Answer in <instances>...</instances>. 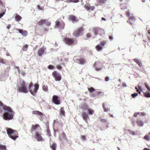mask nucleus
<instances>
[{
	"mask_svg": "<svg viewBox=\"0 0 150 150\" xmlns=\"http://www.w3.org/2000/svg\"><path fill=\"white\" fill-rule=\"evenodd\" d=\"M0 113H3V118L5 120H9L13 118L14 112L11 107L6 105L3 106V103L0 101Z\"/></svg>",
	"mask_w": 150,
	"mask_h": 150,
	"instance_id": "obj_1",
	"label": "nucleus"
},
{
	"mask_svg": "<svg viewBox=\"0 0 150 150\" xmlns=\"http://www.w3.org/2000/svg\"><path fill=\"white\" fill-rule=\"evenodd\" d=\"M6 129L8 136L11 139L15 140L18 137V133L16 130L8 128Z\"/></svg>",
	"mask_w": 150,
	"mask_h": 150,
	"instance_id": "obj_2",
	"label": "nucleus"
},
{
	"mask_svg": "<svg viewBox=\"0 0 150 150\" xmlns=\"http://www.w3.org/2000/svg\"><path fill=\"white\" fill-rule=\"evenodd\" d=\"M28 88L29 91L31 94L35 96L38 89L39 85L37 83H35L34 86H33V83L31 82L29 85Z\"/></svg>",
	"mask_w": 150,
	"mask_h": 150,
	"instance_id": "obj_3",
	"label": "nucleus"
},
{
	"mask_svg": "<svg viewBox=\"0 0 150 150\" xmlns=\"http://www.w3.org/2000/svg\"><path fill=\"white\" fill-rule=\"evenodd\" d=\"M25 83V82L23 81H20V84H18L19 91L25 93L28 92V90L26 87Z\"/></svg>",
	"mask_w": 150,
	"mask_h": 150,
	"instance_id": "obj_4",
	"label": "nucleus"
},
{
	"mask_svg": "<svg viewBox=\"0 0 150 150\" xmlns=\"http://www.w3.org/2000/svg\"><path fill=\"white\" fill-rule=\"evenodd\" d=\"M10 69V67H8L5 70L2 71L1 72V74L0 77V79L1 81H5L6 78L8 76V72Z\"/></svg>",
	"mask_w": 150,
	"mask_h": 150,
	"instance_id": "obj_5",
	"label": "nucleus"
},
{
	"mask_svg": "<svg viewBox=\"0 0 150 150\" xmlns=\"http://www.w3.org/2000/svg\"><path fill=\"white\" fill-rule=\"evenodd\" d=\"M105 43L106 42L105 41H101L100 44H98L96 46V50L98 51H102Z\"/></svg>",
	"mask_w": 150,
	"mask_h": 150,
	"instance_id": "obj_6",
	"label": "nucleus"
},
{
	"mask_svg": "<svg viewBox=\"0 0 150 150\" xmlns=\"http://www.w3.org/2000/svg\"><path fill=\"white\" fill-rule=\"evenodd\" d=\"M55 28L60 29H63L64 28V24L62 22H60L59 21L57 20L56 22Z\"/></svg>",
	"mask_w": 150,
	"mask_h": 150,
	"instance_id": "obj_7",
	"label": "nucleus"
},
{
	"mask_svg": "<svg viewBox=\"0 0 150 150\" xmlns=\"http://www.w3.org/2000/svg\"><path fill=\"white\" fill-rule=\"evenodd\" d=\"M64 42L68 45H72L75 43L74 39L65 38L64 40Z\"/></svg>",
	"mask_w": 150,
	"mask_h": 150,
	"instance_id": "obj_8",
	"label": "nucleus"
},
{
	"mask_svg": "<svg viewBox=\"0 0 150 150\" xmlns=\"http://www.w3.org/2000/svg\"><path fill=\"white\" fill-rule=\"evenodd\" d=\"M52 76L55 78V80L56 81H60L61 79V76L58 74L57 72L56 71H54L52 73Z\"/></svg>",
	"mask_w": 150,
	"mask_h": 150,
	"instance_id": "obj_9",
	"label": "nucleus"
},
{
	"mask_svg": "<svg viewBox=\"0 0 150 150\" xmlns=\"http://www.w3.org/2000/svg\"><path fill=\"white\" fill-rule=\"evenodd\" d=\"M76 59V62L80 64H83L85 62V60L84 59L81 58L79 56H76L75 57Z\"/></svg>",
	"mask_w": 150,
	"mask_h": 150,
	"instance_id": "obj_10",
	"label": "nucleus"
},
{
	"mask_svg": "<svg viewBox=\"0 0 150 150\" xmlns=\"http://www.w3.org/2000/svg\"><path fill=\"white\" fill-rule=\"evenodd\" d=\"M83 30L82 28H79L73 33L74 36L75 37H79L81 34Z\"/></svg>",
	"mask_w": 150,
	"mask_h": 150,
	"instance_id": "obj_11",
	"label": "nucleus"
},
{
	"mask_svg": "<svg viewBox=\"0 0 150 150\" xmlns=\"http://www.w3.org/2000/svg\"><path fill=\"white\" fill-rule=\"evenodd\" d=\"M52 101L56 105H59L60 103V100L59 99V97L56 95L52 97Z\"/></svg>",
	"mask_w": 150,
	"mask_h": 150,
	"instance_id": "obj_12",
	"label": "nucleus"
},
{
	"mask_svg": "<svg viewBox=\"0 0 150 150\" xmlns=\"http://www.w3.org/2000/svg\"><path fill=\"white\" fill-rule=\"evenodd\" d=\"M41 130V128L37 124L35 125H33L31 130L33 132H39Z\"/></svg>",
	"mask_w": 150,
	"mask_h": 150,
	"instance_id": "obj_13",
	"label": "nucleus"
},
{
	"mask_svg": "<svg viewBox=\"0 0 150 150\" xmlns=\"http://www.w3.org/2000/svg\"><path fill=\"white\" fill-rule=\"evenodd\" d=\"M33 114L37 115L39 118H41L43 116V114L41 112L38 110H33L32 112Z\"/></svg>",
	"mask_w": 150,
	"mask_h": 150,
	"instance_id": "obj_14",
	"label": "nucleus"
},
{
	"mask_svg": "<svg viewBox=\"0 0 150 150\" xmlns=\"http://www.w3.org/2000/svg\"><path fill=\"white\" fill-rule=\"evenodd\" d=\"M35 138L36 139V140L38 141H44V139L42 138L41 135L38 132L35 133Z\"/></svg>",
	"mask_w": 150,
	"mask_h": 150,
	"instance_id": "obj_15",
	"label": "nucleus"
},
{
	"mask_svg": "<svg viewBox=\"0 0 150 150\" xmlns=\"http://www.w3.org/2000/svg\"><path fill=\"white\" fill-rule=\"evenodd\" d=\"M45 52V50L43 48H40L38 51V54L40 57H41Z\"/></svg>",
	"mask_w": 150,
	"mask_h": 150,
	"instance_id": "obj_16",
	"label": "nucleus"
},
{
	"mask_svg": "<svg viewBox=\"0 0 150 150\" xmlns=\"http://www.w3.org/2000/svg\"><path fill=\"white\" fill-rule=\"evenodd\" d=\"M17 31H18L19 33L21 34L22 35L24 36H25L27 35V32L25 30H23L22 29H18Z\"/></svg>",
	"mask_w": 150,
	"mask_h": 150,
	"instance_id": "obj_17",
	"label": "nucleus"
},
{
	"mask_svg": "<svg viewBox=\"0 0 150 150\" xmlns=\"http://www.w3.org/2000/svg\"><path fill=\"white\" fill-rule=\"evenodd\" d=\"M100 29L99 28H95L93 29V31L95 35H96L99 34V32Z\"/></svg>",
	"mask_w": 150,
	"mask_h": 150,
	"instance_id": "obj_18",
	"label": "nucleus"
},
{
	"mask_svg": "<svg viewBox=\"0 0 150 150\" xmlns=\"http://www.w3.org/2000/svg\"><path fill=\"white\" fill-rule=\"evenodd\" d=\"M133 61L135 62L139 67L142 66V63L140 60L137 59H133Z\"/></svg>",
	"mask_w": 150,
	"mask_h": 150,
	"instance_id": "obj_19",
	"label": "nucleus"
},
{
	"mask_svg": "<svg viewBox=\"0 0 150 150\" xmlns=\"http://www.w3.org/2000/svg\"><path fill=\"white\" fill-rule=\"evenodd\" d=\"M70 20L72 21L73 23L75 22L76 20V18L74 16L70 15L69 16Z\"/></svg>",
	"mask_w": 150,
	"mask_h": 150,
	"instance_id": "obj_20",
	"label": "nucleus"
},
{
	"mask_svg": "<svg viewBox=\"0 0 150 150\" xmlns=\"http://www.w3.org/2000/svg\"><path fill=\"white\" fill-rule=\"evenodd\" d=\"M107 0H97L98 3L100 5L104 4Z\"/></svg>",
	"mask_w": 150,
	"mask_h": 150,
	"instance_id": "obj_21",
	"label": "nucleus"
},
{
	"mask_svg": "<svg viewBox=\"0 0 150 150\" xmlns=\"http://www.w3.org/2000/svg\"><path fill=\"white\" fill-rule=\"evenodd\" d=\"M15 16V19L17 21H20L21 19V17L19 15L16 14Z\"/></svg>",
	"mask_w": 150,
	"mask_h": 150,
	"instance_id": "obj_22",
	"label": "nucleus"
},
{
	"mask_svg": "<svg viewBox=\"0 0 150 150\" xmlns=\"http://www.w3.org/2000/svg\"><path fill=\"white\" fill-rule=\"evenodd\" d=\"M82 117L83 119L85 121L88 118V116L87 114L84 112H83L82 114Z\"/></svg>",
	"mask_w": 150,
	"mask_h": 150,
	"instance_id": "obj_23",
	"label": "nucleus"
},
{
	"mask_svg": "<svg viewBox=\"0 0 150 150\" xmlns=\"http://www.w3.org/2000/svg\"><path fill=\"white\" fill-rule=\"evenodd\" d=\"M144 139L146 141L150 140V132L148 133V135H146L144 137Z\"/></svg>",
	"mask_w": 150,
	"mask_h": 150,
	"instance_id": "obj_24",
	"label": "nucleus"
},
{
	"mask_svg": "<svg viewBox=\"0 0 150 150\" xmlns=\"http://www.w3.org/2000/svg\"><path fill=\"white\" fill-rule=\"evenodd\" d=\"M56 144L55 143H50V147L52 150H56Z\"/></svg>",
	"mask_w": 150,
	"mask_h": 150,
	"instance_id": "obj_25",
	"label": "nucleus"
},
{
	"mask_svg": "<svg viewBox=\"0 0 150 150\" xmlns=\"http://www.w3.org/2000/svg\"><path fill=\"white\" fill-rule=\"evenodd\" d=\"M85 7L88 10H90V9H91L92 11H93L95 8V7L94 6H88L86 5H85Z\"/></svg>",
	"mask_w": 150,
	"mask_h": 150,
	"instance_id": "obj_26",
	"label": "nucleus"
},
{
	"mask_svg": "<svg viewBox=\"0 0 150 150\" xmlns=\"http://www.w3.org/2000/svg\"><path fill=\"white\" fill-rule=\"evenodd\" d=\"M87 112L88 114L92 115L93 114L94 111L93 110L89 108L87 110Z\"/></svg>",
	"mask_w": 150,
	"mask_h": 150,
	"instance_id": "obj_27",
	"label": "nucleus"
},
{
	"mask_svg": "<svg viewBox=\"0 0 150 150\" xmlns=\"http://www.w3.org/2000/svg\"><path fill=\"white\" fill-rule=\"evenodd\" d=\"M97 65V63L96 62H95L94 64L93 65V67H94L95 68V70L97 71H100V70L101 69V68H97L96 66V65Z\"/></svg>",
	"mask_w": 150,
	"mask_h": 150,
	"instance_id": "obj_28",
	"label": "nucleus"
},
{
	"mask_svg": "<svg viewBox=\"0 0 150 150\" xmlns=\"http://www.w3.org/2000/svg\"><path fill=\"white\" fill-rule=\"evenodd\" d=\"M44 21H45L44 19H41L38 23V24L39 26H41L43 24H44Z\"/></svg>",
	"mask_w": 150,
	"mask_h": 150,
	"instance_id": "obj_29",
	"label": "nucleus"
},
{
	"mask_svg": "<svg viewBox=\"0 0 150 150\" xmlns=\"http://www.w3.org/2000/svg\"><path fill=\"white\" fill-rule=\"evenodd\" d=\"M60 115H61L64 116L65 112L64 110V108L61 107L60 109Z\"/></svg>",
	"mask_w": 150,
	"mask_h": 150,
	"instance_id": "obj_30",
	"label": "nucleus"
},
{
	"mask_svg": "<svg viewBox=\"0 0 150 150\" xmlns=\"http://www.w3.org/2000/svg\"><path fill=\"white\" fill-rule=\"evenodd\" d=\"M103 108L104 110V111L105 112H108L110 110V109L109 108H106L105 107V103H103Z\"/></svg>",
	"mask_w": 150,
	"mask_h": 150,
	"instance_id": "obj_31",
	"label": "nucleus"
},
{
	"mask_svg": "<svg viewBox=\"0 0 150 150\" xmlns=\"http://www.w3.org/2000/svg\"><path fill=\"white\" fill-rule=\"evenodd\" d=\"M144 96L147 98L150 97V93L149 92H145L144 93Z\"/></svg>",
	"mask_w": 150,
	"mask_h": 150,
	"instance_id": "obj_32",
	"label": "nucleus"
},
{
	"mask_svg": "<svg viewBox=\"0 0 150 150\" xmlns=\"http://www.w3.org/2000/svg\"><path fill=\"white\" fill-rule=\"evenodd\" d=\"M138 88L139 89H137V91L138 92L139 94H141V92H142V88L140 86H138Z\"/></svg>",
	"mask_w": 150,
	"mask_h": 150,
	"instance_id": "obj_33",
	"label": "nucleus"
},
{
	"mask_svg": "<svg viewBox=\"0 0 150 150\" xmlns=\"http://www.w3.org/2000/svg\"><path fill=\"white\" fill-rule=\"evenodd\" d=\"M49 125L47 124V135H49V136H50V131L49 129V127L48 126Z\"/></svg>",
	"mask_w": 150,
	"mask_h": 150,
	"instance_id": "obj_34",
	"label": "nucleus"
},
{
	"mask_svg": "<svg viewBox=\"0 0 150 150\" xmlns=\"http://www.w3.org/2000/svg\"><path fill=\"white\" fill-rule=\"evenodd\" d=\"M15 68L16 69L18 70V71H15L16 74V75H18L20 73V70L19 69V67L18 66H16L15 67Z\"/></svg>",
	"mask_w": 150,
	"mask_h": 150,
	"instance_id": "obj_35",
	"label": "nucleus"
},
{
	"mask_svg": "<svg viewBox=\"0 0 150 150\" xmlns=\"http://www.w3.org/2000/svg\"><path fill=\"white\" fill-rule=\"evenodd\" d=\"M44 24L47 26H49L51 24L50 22H49L48 20L44 19Z\"/></svg>",
	"mask_w": 150,
	"mask_h": 150,
	"instance_id": "obj_36",
	"label": "nucleus"
},
{
	"mask_svg": "<svg viewBox=\"0 0 150 150\" xmlns=\"http://www.w3.org/2000/svg\"><path fill=\"white\" fill-rule=\"evenodd\" d=\"M79 1V0H67V2H69L77 3Z\"/></svg>",
	"mask_w": 150,
	"mask_h": 150,
	"instance_id": "obj_37",
	"label": "nucleus"
},
{
	"mask_svg": "<svg viewBox=\"0 0 150 150\" xmlns=\"http://www.w3.org/2000/svg\"><path fill=\"white\" fill-rule=\"evenodd\" d=\"M42 89L44 91L47 92L48 90L47 86L45 85L43 86H42Z\"/></svg>",
	"mask_w": 150,
	"mask_h": 150,
	"instance_id": "obj_38",
	"label": "nucleus"
},
{
	"mask_svg": "<svg viewBox=\"0 0 150 150\" xmlns=\"http://www.w3.org/2000/svg\"><path fill=\"white\" fill-rule=\"evenodd\" d=\"M144 85L147 88L149 91H150V87L149 85L146 83H144Z\"/></svg>",
	"mask_w": 150,
	"mask_h": 150,
	"instance_id": "obj_39",
	"label": "nucleus"
},
{
	"mask_svg": "<svg viewBox=\"0 0 150 150\" xmlns=\"http://www.w3.org/2000/svg\"><path fill=\"white\" fill-rule=\"evenodd\" d=\"M6 61L7 60L5 59L0 58V62L2 64H5Z\"/></svg>",
	"mask_w": 150,
	"mask_h": 150,
	"instance_id": "obj_40",
	"label": "nucleus"
},
{
	"mask_svg": "<svg viewBox=\"0 0 150 150\" xmlns=\"http://www.w3.org/2000/svg\"><path fill=\"white\" fill-rule=\"evenodd\" d=\"M88 90L90 93H91L94 91L95 90V89L93 87H91L90 88H88Z\"/></svg>",
	"mask_w": 150,
	"mask_h": 150,
	"instance_id": "obj_41",
	"label": "nucleus"
},
{
	"mask_svg": "<svg viewBox=\"0 0 150 150\" xmlns=\"http://www.w3.org/2000/svg\"><path fill=\"white\" fill-rule=\"evenodd\" d=\"M6 148V146H5L0 144V150H5Z\"/></svg>",
	"mask_w": 150,
	"mask_h": 150,
	"instance_id": "obj_42",
	"label": "nucleus"
},
{
	"mask_svg": "<svg viewBox=\"0 0 150 150\" xmlns=\"http://www.w3.org/2000/svg\"><path fill=\"white\" fill-rule=\"evenodd\" d=\"M28 45H25L23 47V50L24 51H25L27 50V48Z\"/></svg>",
	"mask_w": 150,
	"mask_h": 150,
	"instance_id": "obj_43",
	"label": "nucleus"
},
{
	"mask_svg": "<svg viewBox=\"0 0 150 150\" xmlns=\"http://www.w3.org/2000/svg\"><path fill=\"white\" fill-rule=\"evenodd\" d=\"M54 68V67L52 65H50L47 67V68L50 69H52Z\"/></svg>",
	"mask_w": 150,
	"mask_h": 150,
	"instance_id": "obj_44",
	"label": "nucleus"
},
{
	"mask_svg": "<svg viewBox=\"0 0 150 150\" xmlns=\"http://www.w3.org/2000/svg\"><path fill=\"white\" fill-rule=\"evenodd\" d=\"M148 35H147L148 39L150 41V29L148 30Z\"/></svg>",
	"mask_w": 150,
	"mask_h": 150,
	"instance_id": "obj_45",
	"label": "nucleus"
},
{
	"mask_svg": "<svg viewBox=\"0 0 150 150\" xmlns=\"http://www.w3.org/2000/svg\"><path fill=\"white\" fill-rule=\"evenodd\" d=\"M139 131L136 132H132V135H136L138 134H139Z\"/></svg>",
	"mask_w": 150,
	"mask_h": 150,
	"instance_id": "obj_46",
	"label": "nucleus"
},
{
	"mask_svg": "<svg viewBox=\"0 0 150 150\" xmlns=\"http://www.w3.org/2000/svg\"><path fill=\"white\" fill-rule=\"evenodd\" d=\"M56 67L57 69L60 70H61L62 68V67L61 66L59 65H57L56 66Z\"/></svg>",
	"mask_w": 150,
	"mask_h": 150,
	"instance_id": "obj_47",
	"label": "nucleus"
},
{
	"mask_svg": "<svg viewBox=\"0 0 150 150\" xmlns=\"http://www.w3.org/2000/svg\"><path fill=\"white\" fill-rule=\"evenodd\" d=\"M138 94L137 93H134L133 94H132V97L133 98H135L138 95Z\"/></svg>",
	"mask_w": 150,
	"mask_h": 150,
	"instance_id": "obj_48",
	"label": "nucleus"
},
{
	"mask_svg": "<svg viewBox=\"0 0 150 150\" xmlns=\"http://www.w3.org/2000/svg\"><path fill=\"white\" fill-rule=\"evenodd\" d=\"M81 139L83 141L86 140V137L84 136H81Z\"/></svg>",
	"mask_w": 150,
	"mask_h": 150,
	"instance_id": "obj_49",
	"label": "nucleus"
},
{
	"mask_svg": "<svg viewBox=\"0 0 150 150\" xmlns=\"http://www.w3.org/2000/svg\"><path fill=\"white\" fill-rule=\"evenodd\" d=\"M140 115V112H137L135 113L134 114V117H137V116H139Z\"/></svg>",
	"mask_w": 150,
	"mask_h": 150,
	"instance_id": "obj_50",
	"label": "nucleus"
},
{
	"mask_svg": "<svg viewBox=\"0 0 150 150\" xmlns=\"http://www.w3.org/2000/svg\"><path fill=\"white\" fill-rule=\"evenodd\" d=\"M5 14V12H3L1 13H0V18H1Z\"/></svg>",
	"mask_w": 150,
	"mask_h": 150,
	"instance_id": "obj_51",
	"label": "nucleus"
},
{
	"mask_svg": "<svg viewBox=\"0 0 150 150\" xmlns=\"http://www.w3.org/2000/svg\"><path fill=\"white\" fill-rule=\"evenodd\" d=\"M126 15L128 16H129L130 14V11H127L126 12Z\"/></svg>",
	"mask_w": 150,
	"mask_h": 150,
	"instance_id": "obj_52",
	"label": "nucleus"
},
{
	"mask_svg": "<svg viewBox=\"0 0 150 150\" xmlns=\"http://www.w3.org/2000/svg\"><path fill=\"white\" fill-rule=\"evenodd\" d=\"M131 17H130L129 18V21H127V22L128 23H129V24L131 25Z\"/></svg>",
	"mask_w": 150,
	"mask_h": 150,
	"instance_id": "obj_53",
	"label": "nucleus"
},
{
	"mask_svg": "<svg viewBox=\"0 0 150 150\" xmlns=\"http://www.w3.org/2000/svg\"><path fill=\"white\" fill-rule=\"evenodd\" d=\"M110 80V79L109 77L106 76L105 78V81H108Z\"/></svg>",
	"mask_w": 150,
	"mask_h": 150,
	"instance_id": "obj_54",
	"label": "nucleus"
},
{
	"mask_svg": "<svg viewBox=\"0 0 150 150\" xmlns=\"http://www.w3.org/2000/svg\"><path fill=\"white\" fill-rule=\"evenodd\" d=\"M86 36L87 38H91V34L89 33H88L86 34Z\"/></svg>",
	"mask_w": 150,
	"mask_h": 150,
	"instance_id": "obj_55",
	"label": "nucleus"
},
{
	"mask_svg": "<svg viewBox=\"0 0 150 150\" xmlns=\"http://www.w3.org/2000/svg\"><path fill=\"white\" fill-rule=\"evenodd\" d=\"M122 86L124 87H126L127 86V85L125 83H124V82H123L122 83Z\"/></svg>",
	"mask_w": 150,
	"mask_h": 150,
	"instance_id": "obj_56",
	"label": "nucleus"
},
{
	"mask_svg": "<svg viewBox=\"0 0 150 150\" xmlns=\"http://www.w3.org/2000/svg\"><path fill=\"white\" fill-rule=\"evenodd\" d=\"M138 123V125H139L140 126H142L143 125L142 122H137Z\"/></svg>",
	"mask_w": 150,
	"mask_h": 150,
	"instance_id": "obj_57",
	"label": "nucleus"
},
{
	"mask_svg": "<svg viewBox=\"0 0 150 150\" xmlns=\"http://www.w3.org/2000/svg\"><path fill=\"white\" fill-rule=\"evenodd\" d=\"M140 115H142V116H144L145 115V113L144 112H141L140 113Z\"/></svg>",
	"mask_w": 150,
	"mask_h": 150,
	"instance_id": "obj_58",
	"label": "nucleus"
},
{
	"mask_svg": "<svg viewBox=\"0 0 150 150\" xmlns=\"http://www.w3.org/2000/svg\"><path fill=\"white\" fill-rule=\"evenodd\" d=\"M38 8L39 9V10H42V9L40 5H38Z\"/></svg>",
	"mask_w": 150,
	"mask_h": 150,
	"instance_id": "obj_59",
	"label": "nucleus"
},
{
	"mask_svg": "<svg viewBox=\"0 0 150 150\" xmlns=\"http://www.w3.org/2000/svg\"><path fill=\"white\" fill-rule=\"evenodd\" d=\"M11 25H9L8 26L6 27V28L8 29H9L11 28Z\"/></svg>",
	"mask_w": 150,
	"mask_h": 150,
	"instance_id": "obj_60",
	"label": "nucleus"
},
{
	"mask_svg": "<svg viewBox=\"0 0 150 150\" xmlns=\"http://www.w3.org/2000/svg\"><path fill=\"white\" fill-rule=\"evenodd\" d=\"M109 38V39L111 40H113V37L112 36H110Z\"/></svg>",
	"mask_w": 150,
	"mask_h": 150,
	"instance_id": "obj_61",
	"label": "nucleus"
},
{
	"mask_svg": "<svg viewBox=\"0 0 150 150\" xmlns=\"http://www.w3.org/2000/svg\"><path fill=\"white\" fill-rule=\"evenodd\" d=\"M49 30V28H45L44 29V31L45 32L48 31Z\"/></svg>",
	"mask_w": 150,
	"mask_h": 150,
	"instance_id": "obj_62",
	"label": "nucleus"
},
{
	"mask_svg": "<svg viewBox=\"0 0 150 150\" xmlns=\"http://www.w3.org/2000/svg\"><path fill=\"white\" fill-rule=\"evenodd\" d=\"M102 20H103V21H106V19L105 18H104V17H102Z\"/></svg>",
	"mask_w": 150,
	"mask_h": 150,
	"instance_id": "obj_63",
	"label": "nucleus"
},
{
	"mask_svg": "<svg viewBox=\"0 0 150 150\" xmlns=\"http://www.w3.org/2000/svg\"><path fill=\"white\" fill-rule=\"evenodd\" d=\"M143 150H150V149H149L148 148H145Z\"/></svg>",
	"mask_w": 150,
	"mask_h": 150,
	"instance_id": "obj_64",
	"label": "nucleus"
}]
</instances>
